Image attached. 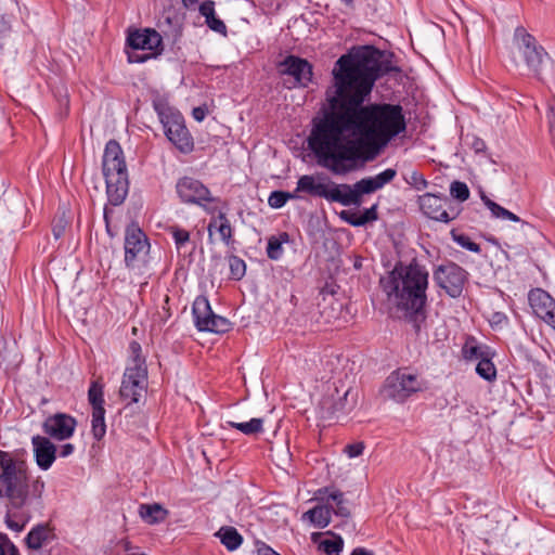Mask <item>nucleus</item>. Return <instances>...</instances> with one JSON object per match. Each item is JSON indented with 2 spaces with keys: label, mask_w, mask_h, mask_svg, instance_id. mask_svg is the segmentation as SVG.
<instances>
[{
  "label": "nucleus",
  "mask_w": 555,
  "mask_h": 555,
  "mask_svg": "<svg viewBox=\"0 0 555 555\" xmlns=\"http://www.w3.org/2000/svg\"><path fill=\"white\" fill-rule=\"evenodd\" d=\"M328 111L312 120L308 146L318 163L334 175H346L358 162L373 160L387 144L405 132L400 104L364 105L371 93L357 90L326 91Z\"/></svg>",
  "instance_id": "obj_1"
},
{
  "label": "nucleus",
  "mask_w": 555,
  "mask_h": 555,
  "mask_svg": "<svg viewBox=\"0 0 555 555\" xmlns=\"http://www.w3.org/2000/svg\"><path fill=\"white\" fill-rule=\"evenodd\" d=\"M395 57L393 52L370 44L351 48L335 62L332 72L334 90L371 93L379 78L390 73H401V68L393 64Z\"/></svg>",
  "instance_id": "obj_2"
},
{
  "label": "nucleus",
  "mask_w": 555,
  "mask_h": 555,
  "mask_svg": "<svg viewBox=\"0 0 555 555\" xmlns=\"http://www.w3.org/2000/svg\"><path fill=\"white\" fill-rule=\"evenodd\" d=\"M0 499H7L5 524L15 532L24 530L31 515L28 506V472L25 461L0 450Z\"/></svg>",
  "instance_id": "obj_3"
},
{
  "label": "nucleus",
  "mask_w": 555,
  "mask_h": 555,
  "mask_svg": "<svg viewBox=\"0 0 555 555\" xmlns=\"http://www.w3.org/2000/svg\"><path fill=\"white\" fill-rule=\"evenodd\" d=\"M102 169L108 202L113 206L121 205L129 191L128 171L121 146L114 139L105 145Z\"/></svg>",
  "instance_id": "obj_4"
},
{
  "label": "nucleus",
  "mask_w": 555,
  "mask_h": 555,
  "mask_svg": "<svg viewBox=\"0 0 555 555\" xmlns=\"http://www.w3.org/2000/svg\"><path fill=\"white\" fill-rule=\"evenodd\" d=\"M383 291L396 308L403 312L404 319L412 324L415 333L418 334L426 319V289L418 288V285L415 284V287L398 285V291Z\"/></svg>",
  "instance_id": "obj_5"
},
{
  "label": "nucleus",
  "mask_w": 555,
  "mask_h": 555,
  "mask_svg": "<svg viewBox=\"0 0 555 555\" xmlns=\"http://www.w3.org/2000/svg\"><path fill=\"white\" fill-rule=\"evenodd\" d=\"M427 389V382L408 367H399L391 372L385 380L383 392L398 403L404 402L412 395Z\"/></svg>",
  "instance_id": "obj_6"
},
{
  "label": "nucleus",
  "mask_w": 555,
  "mask_h": 555,
  "mask_svg": "<svg viewBox=\"0 0 555 555\" xmlns=\"http://www.w3.org/2000/svg\"><path fill=\"white\" fill-rule=\"evenodd\" d=\"M379 283L383 289L389 291H398V285L415 287V284L418 288L427 289L428 271L416 258L408 264L399 261L387 276L380 278Z\"/></svg>",
  "instance_id": "obj_7"
},
{
  "label": "nucleus",
  "mask_w": 555,
  "mask_h": 555,
  "mask_svg": "<svg viewBox=\"0 0 555 555\" xmlns=\"http://www.w3.org/2000/svg\"><path fill=\"white\" fill-rule=\"evenodd\" d=\"M127 46L130 48L127 52L129 63H144L162 53L163 38L155 29H137L129 33Z\"/></svg>",
  "instance_id": "obj_8"
},
{
  "label": "nucleus",
  "mask_w": 555,
  "mask_h": 555,
  "mask_svg": "<svg viewBox=\"0 0 555 555\" xmlns=\"http://www.w3.org/2000/svg\"><path fill=\"white\" fill-rule=\"evenodd\" d=\"M160 121L167 139L183 154L194 149L193 137L188 130L184 119L179 113H159Z\"/></svg>",
  "instance_id": "obj_9"
},
{
  "label": "nucleus",
  "mask_w": 555,
  "mask_h": 555,
  "mask_svg": "<svg viewBox=\"0 0 555 555\" xmlns=\"http://www.w3.org/2000/svg\"><path fill=\"white\" fill-rule=\"evenodd\" d=\"M467 271L455 262L438 266L434 271V281L451 298H459L467 282Z\"/></svg>",
  "instance_id": "obj_10"
},
{
  "label": "nucleus",
  "mask_w": 555,
  "mask_h": 555,
  "mask_svg": "<svg viewBox=\"0 0 555 555\" xmlns=\"http://www.w3.org/2000/svg\"><path fill=\"white\" fill-rule=\"evenodd\" d=\"M515 39L518 43V50L521 53L528 69L539 77L542 69L544 59L547 52L540 46L537 39L522 27H517L515 30Z\"/></svg>",
  "instance_id": "obj_11"
},
{
  "label": "nucleus",
  "mask_w": 555,
  "mask_h": 555,
  "mask_svg": "<svg viewBox=\"0 0 555 555\" xmlns=\"http://www.w3.org/2000/svg\"><path fill=\"white\" fill-rule=\"evenodd\" d=\"M125 264L128 269L134 267L135 261L146 256L151 244L145 232L137 222H131L125 230Z\"/></svg>",
  "instance_id": "obj_12"
},
{
  "label": "nucleus",
  "mask_w": 555,
  "mask_h": 555,
  "mask_svg": "<svg viewBox=\"0 0 555 555\" xmlns=\"http://www.w3.org/2000/svg\"><path fill=\"white\" fill-rule=\"evenodd\" d=\"M318 179L322 181L327 180V183L321 181L317 182L315 177L312 175H304L299 177L297 181L296 192H302L311 196L325 198L328 202L339 203V184H336L335 182L331 181L324 175L318 176Z\"/></svg>",
  "instance_id": "obj_13"
},
{
  "label": "nucleus",
  "mask_w": 555,
  "mask_h": 555,
  "mask_svg": "<svg viewBox=\"0 0 555 555\" xmlns=\"http://www.w3.org/2000/svg\"><path fill=\"white\" fill-rule=\"evenodd\" d=\"M279 73L282 76H291L294 78V87L306 88L312 81L313 66L300 56L287 55L278 64Z\"/></svg>",
  "instance_id": "obj_14"
},
{
  "label": "nucleus",
  "mask_w": 555,
  "mask_h": 555,
  "mask_svg": "<svg viewBox=\"0 0 555 555\" xmlns=\"http://www.w3.org/2000/svg\"><path fill=\"white\" fill-rule=\"evenodd\" d=\"M147 386V371L142 369H126L119 396L122 400H128V403H138L145 392Z\"/></svg>",
  "instance_id": "obj_15"
},
{
  "label": "nucleus",
  "mask_w": 555,
  "mask_h": 555,
  "mask_svg": "<svg viewBox=\"0 0 555 555\" xmlns=\"http://www.w3.org/2000/svg\"><path fill=\"white\" fill-rule=\"evenodd\" d=\"M442 201H448V198L433 193H425L418 196L417 202L422 212L426 217L436 221L449 223L460 215V209L454 206H450L449 209H443Z\"/></svg>",
  "instance_id": "obj_16"
},
{
  "label": "nucleus",
  "mask_w": 555,
  "mask_h": 555,
  "mask_svg": "<svg viewBox=\"0 0 555 555\" xmlns=\"http://www.w3.org/2000/svg\"><path fill=\"white\" fill-rule=\"evenodd\" d=\"M180 199L186 204H196L205 207L204 202H215L216 198L210 195V191L199 180L183 177L178 180L176 185Z\"/></svg>",
  "instance_id": "obj_17"
},
{
  "label": "nucleus",
  "mask_w": 555,
  "mask_h": 555,
  "mask_svg": "<svg viewBox=\"0 0 555 555\" xmlns=\"http://www.w3.org/2000/svg\"><path fill=\"white\" fill-rule=\"evenodd\" d=\"M76 426L77 421L74 416L66 413H55L44 420L42 430L49 437L62 441L73 436Z\"/></svg>",
  "instance_id": "obj_18"
},
{
  "label": "nucleus",
  "mask_w": 555,
  "mask_h": 555,
  "mask_svg": "<svg viewBox=\"0 0 555 555\" xmlns=\"http://www.w3.org/2000/svg\"><path fill=\"white\" fill-rule=\"evenodd\" d=\"M377 190L379 189L373 177L363 178L356 182L353 186L346 183L339 184V204L344 206H359L361 204L362 195L374 193Z\"/></svg>",
  "instance_id": "obj_19"
},
{
  "label": "nucleus",
  "mask_w": 555,
  "mask_h": 555,
  "mask_svg": "<svg viewBox=\"0 0 555 555\" xmlns=\"http://www.w3.org/2000/svg\"><path fill=\"white\" fill-rule=\"evenodd\" d=\"M34 455L38 467L48 470L56 459V447L48 437L40 435L31 438Z\"/></svg>",
  "instance_id": "obj_20"
},
{
  "label": "nucleus",
  "mask_w": 555,
  "mask_h": 555,
  "mask_svg": "<svg viewBox=\"0 0 555 555\" xmlns=\"http://www.w3.org/2000/svg\"><path fill=\"white\" fill-rule=\"evenodd\" d=\"M528 299L534 313L546 322L555 309V301L550 294L541 288H535L529 292Z\"/></svg>",
  "instance_id": "obj_21"
},
{
  "label": "nucleus",
  "mask_w": 555,
  "mask_h": 555,
  "mask_svg": "<svg viewBox=\"0 0 555 555\" xmlns=\"http://www.w3.org/2000/svg\"><path fill=\"white\" fill-rule=\"evenodd\" d=\"M192 314L196 328L202 332L203 328H208V321L210 315L214 314L210 302L205 296H197L192 306Z\"/></svg>",
  "instance_id": "obj_22"
},
{
  "label": "nucleus",
  "mask_w": 555,
  "mask_h": 555,
  "mask_svg": "<svg viewBox=\"0 0 555 555\" xmlns=\"http://www.w3.org/2000/svg\"><path fill=\"white\" fill-rule=\"evenodd\" d=\"M54 539L52 529L48 524H38L28 532L25 543L30 550H39Z\"/></svg>",
  "instance_id": "obj_23"
},
{
  "label": "nucleus",
  "mask_w": 555,
  "mask_h": 555,
  "mask_svg": "<svg viewBox=\"0 0 555 555\" xmlns=\"http://www.w3.org/2000/svg\"><path fill=\"white\" fill-rule=\"evenodd\" d=\"M140 517L149 525H155L164 521L168 515V511L160 504H141L139 506Z\"/></svg>",
  "instance_id": "obj_24"
},
{
  "label": "nucleus",
  "mask_w": 555,
  "mask_h": 555,
  "mask_svg": "<svg viewBox=\"0 0 555 555\" xmlns=\"http://www.w3.org/2000/svg\"><path fill=\"white\" fill-rule=\"evenodd\" d=\"M331 512L332 507L325 505H318L307 511L304 514L302 518L308 519L317 528L323 529L327 527L331 522Z\"/></svg>",
  "instance_id": "obj_25"
},
{
  "label": "nucleus",
  "mask_w": 555,
  "mask_h": 555,
  "mask_svg": "<svg viewBox=\"0 0 555 555\" xmlns=\"http://www.w3.org/2000/svg\"><path fill=\"white\" fill-rule=\"evenodd\" d=\"M216 537H218L225 548L231 552L237 550L243 543L241 533L231 526L221 527L217 531Z\"/></svg>",
  "instance_id": "obj_26"
},
{
  "label": "nucleus",
  "mask_w": 555,
  "mask_h": 555,
  "mask_svg": "<svg viewBox=\"0 0 555 555\" xmlns=\"http://www.w3.org/2000/svg\"><path fill=\"white\" fill-rule=\"evenodd\" d=\"M289 242V234L281 232L279 235H272L268 238L267 256L271 260H279L283 255V244Z\"/></svg>",
  "instance_id": "obj_27"
},
{
  "label": "nucleus",
  "mask_w": 555,
  "mask_h": 555,
  "mask_svg": "<svg viewBox=\"0 0 555 555\" xmlns=\"http://www.w3.org/2000/svg\"><path fill=\"white\" fill-rule=\"evenodd\" d=\"M227 426L235 428L247 436L257 435L263 431V420L260 417H254L248 422H233L227 421Z\"/></svg>",
  "instance_id": "obj_28"
},
{
  "label": "nucleus",
  "mask_w": 555,
  "mask_h": 555,
  "mask_svg": "<svg viewBox=\"0 0 555 555\" xmlns=\"http://www.w3.org/2000/svg\"><path fill=\"white\" fill-rule=\"evenodd\" d=\"M492 351H486V354L476 365V373L485 380L492 382L496 378V369L492 362Z\"/></svg>",
  "instance_id": "obj_29"
},
{
  "label": "nucleus",
  "mask_w": 555,
  "mask_h": 555,
  "mask_svg": "<svg viewBox=\"0 0 555 555\" xmlns=\"http://www.w3.org/2000/svg\"><path fill=\"white\" fill-rule=\"evenodd\" d=\"M326 534L331 535V538L322 540L319 548L326 555H339L344 548L343 538L332 531H327Z\"/></svg>",
  "instance_id": "obj_30"
},
{
  "label": "nucleus",
  "mask_w": 555,
  "mask_h": 555,
  "mask_svg": "<svg viewBox=\"0 0 555 555\" xmlns=\"http://www.w3.org/2000/svg\"><path fill=\"white\" fill-rule=\"evenodd\" d=\"M486 351H491L488 346H479L476 344L475 338L470 337L466 340L462 348L463 357L466 360H480L486 354Z\"/></svg>",
  "instance_id": "obj_31"
},
{
  "label": "nucleus",
  "mask_w": 555,
  "mask_h": 555,
  "mask_svg": "<svg viewBox=\"0 0 555 555\" xmlns=\"http://www.w3.org/2000/svg\"><path fill=\"white\" fill-rule=\"evenodd\" d=\"M92 435L95 440H101L106 434L105 409L92 410Z\"/></svg>",
  "instance_id": "obj_32"
},
{
  "label": "nucleus",
  "mask_w": 555,
  "mask_h": 555,
  "mask_svg": "<svg viewBox=\"0 0 555 555\" xmlns=\"http://www.w3.org/2000/svg\"><path fill=\"white\" fill-rule=\"evenodd\" d=\"M207 327L203 328L202 332L223 334L231 330L232 324L227 318L214 313L210 315Z\"/></svg>",
  "instance_id": "obj_33"
},
{
  "label": "nucleus",
  "mask_w": 555,
  "mask_h": 555,
  "mask_svg": "<svg viewBox=\"0 0 555 555\" xmlns=\"http://www.w3.org/2000/svg\"><path fill=\"white\" fill-rule=\"evenodd\" d=\"M129 352L132 365L126 369H142L143 371H147L145 358L142 356V347L137 340L130 341Z\"/></svg>",
  "instance_id": "obj_34"
},
{
  "label": "nucleus",
  "mask_w": 555,
  "mask_h": 555,
  "mask_svg": "<svg viewBox=\"0 0 555 555\" xmlns=\"http://www.w3.org/2000/svg\"><path fill=\"white\" fill-rule=\"evenodd\" d=\"M88 400L92 405V410L95 408L104 409V393L103 386L98 382H93L88 390Z\"/></svg>",
  "instance_id": "obj_35"
},
{
  "label": "nucleus",
  "mask_w": 555,
  "mask_h": 555,
  "mask_svg": "<svg viewBox=\"0 0 555 555\" xmlns=\"http://www.w3.org/2000/svg\"><path fill=\"white\" fill-rule=\"evenodd\" d=\"M229 267L232 280L240 281L244 278L246 273V263L242 258L235 255L230 256Z\"/></svg>",
  "instance_id": "obj_36"
},
{
  "label": "nucleus",
  "mask_w": 555,
  "mask_h": 555,
  "mask_svg": "<svg viewBox=\"0 0 555 555\" xmlns=\"http://www.w3.org/2000/svg\"><path fill=\"white\" fill-rule=\"evenodd\" d=\"M451 235L454 242H456L462 248H465L473 253H480V245L473 242L470 237L463 233H457L455 230L451 231Z\"/></svg>",
  "instance_id": "obj_37"
},
{
  "label": "nucleus",
  "mask_w": 555,
  "mask_h": 555,
  "mask_svg": "<svg viewBox=\"0 0 555 555\" xmlns=\"http://www.w3.org/2000/svg\"><path fill=\"white\" fill-rule=\"evenodd\" d=\"M43 490L44 481L40 478H37L31 483L28 482V505H30L34 501L40 505Z\"/></svg>",
  "instance_id": "obj_38"
},
{
  "label": "nucleus",
  "mask_w": 555,
  "mask_h": 555,
  "mask_svg": "<svg viewBox=\"0 0 555 555\" xmlns=\"http://www.w3.org/2000/svg\"><path fill=\"white\" fill-rule=\"evenodd\" d=\"M450 194L454 199L465 202L469 198L470 192L465 182L455 180L450 185Z\"/></svg>",
  "instance_id": "obj_39"
},
{
  "label": "nucleus",
  "mask_w": 555,
  "mask_h": 555,
  "mask_svg": "<svg viewBox=\"0 0 555 555\" xmlns=\"http://www.w3.org/2000/svg\"><path fill=\"white\" fill-rule=\"evenodd\" d=\"M169 232L171 233L172 238H173L175 244L178 249L183 247L190 241L189 231L181 229L177 225L170 227Z\"/></svg>",
  "instance_id": "obj_40"
},
{
  "label": "nucleus",
  "mask_w": 555,
  "mask_h": 555,
  "mask_svg": "<svg viewBox=\"0 0 555 555\" xmlns=\"http://www.w3.org/2000/svg\"><path fill=\"white\" fill-rule=\"evenodd\" d=\"M289 192L286 191H273L271 192L268 204L274 209L282 208L288 201Z\"/></svg>",
  "instance_id": "obj_41"
},
{
  "label": "nucleus",
  "mask_w": 555,
  "mask_h": 555,
  "mask_svg": "<svg viewBox=\"0 0 555 555\" xmlns=\"http://www.w3.org/2000/svg\"><path fill=\"white\" fill-rule=\"evenodd\" d=\"M348 395H349V391H346L341 397H339L337 399V401H335L331 404L328 410L332 415L345 414L351 409V406H347L348 405V399H347Z\"/></svg>",
  "instance_id": "obj_42"
},
{
  "label": "nucleus",
  "mask_w": 555,
  "mask_h": 555,
  "mask_svg": "<svg viewBox=\"0 0 555 555\" xmlns=\"http://www.w3.org/2000/svg\"><path fill=\"white\" fill-rule=\"evenodd\" d=\"M217 231L219 232L221 241L227 245L231 246L234 244V237H233V228L231 227V223H220L217 228Z\"/></svg>",
  "instance_id": "obj_43"
},
{
  "label": "nucleus",
  "mask_w": 555,
  "mask_h": 555,
  "mask_svg": "<svg viewBox=\"0 0 555 555\" xmlns=\"http://www.w3.org/2000/svg\"><path fill=\"white\" fill-rule=\"evenodd\" d=\"M339 218L352 227H363L361 221V214H358L357 211L341 210L339 212Z\"/></svg>",
  "instance_id": "obj_44"
},
{
  "label": "nucleus",
  "mask_w": 555,
  "mask_h": 555,
  "mask_svg": "<svg viewBox=\"0 0 555 555\" xmlns=\"http://www.w3.org/2000/svg\"><path fill=\"white\" fill-rule=\"evenodd\" d=\"M205 23L212 31L227 36V26L222 20L216 16V13L209 18L205 20Z\"/></svg>",
  "instance_id": "obj_45"
},
{
  "label": "nucleus",
  "mask_w": 555,
  "mask_h": 555,
  "mask_svg": "<svg viewBox=\"0 0 555 555\" xmlns=\"http://www.w3.org/2000/svg\"><path fill=\"white\" fill-rule=\"evenodd\" d=\"M397 176L396 169L387 168L386 170L379 172L374 178L378 189H382L385 184L391 182Z\"/></svg>",
  "instance_id": "obj_46"
},
{
  "label": "nucleus",
  "mask_w": 555,
  "mask_h": 555,
  "mask_svg": "<svg viewBox=\"0 0 555 555\" xmlns=\"http://www.w3.org/2000/svg\"><path fill=\"white\" fill-rule=\"evenodd\" d=\"M406 182L417 191H422L428 185L425 177L418 171H413Z\"/></svg>",
  "instance_id": "obj_47"
},
{
  "label": "nucleus",
  "mask_w": 555,
  "mask_h": 555,
  "mask_svg": "<svg viewBox=\"0 0 555 555\" xmlns=\"http://www.w3.org/2000/svg\"><path fill=\"white\" fill-rule=\"evenodd\" d=\"M67 224L68 221L65 219L64 215L53 220L52 233L55 240H59L64 235Z\"/></svg>",
  "instance_id": "obj_48"
},
{
  "label": "nucleus",
  "mask_w": 555,
  "mask_h": 555,
  "mask_svg": "<svg viewBox=\"0 0 555 555\" xmlns=\"http://www.w3.org/2000/svg\"><path fill=\"white\" fill-rule=\"evenodd\" d=\"M318 494H327L328 499L333 500L336 503V505L346 503L344 493L338 490H331L330 488L324 487L318 490Z\"/></svg>",
  "instance_id": "obj_49"
},
{
  "label": "nucleus",
  "mask_w": 555,
  "mask_h": 555,
  "mask_svg": "<svg viewBox=\"0 0 555 555\" xmlns=\"http://www.w3.org/2000/svg\"><path fill=\"white\" fill-rule=\"evenodd\" d=\"M378 219L377 214V204H374L370 208H365L364 211L361 214V221L362 225L364 227L369 222L376 221Z\"/></svg>",
  "instance_id": "obj_50"
},
{
  "label": "nucleus",
  "mask_w": 555,
  "mask_h": 555,
  "mask_svg": "<svg viewBox=\"0 0 555 555\" xmlns=\"http://www.w3.org/2000/svg\"><path fill=\"white\" fill-rule=\"evenodd\" d=\"M547 119L552 142L555 145V100L548 104Z\"/></svg>",
  "instance_id": "obj_51"
},
{
  "label": "nucleus",
  "mask_w": 555,
  "mask_h": 555,
  "mask_svg": "<svg viewBox=\"0 0 555 555\" xmlns=\"http://www.w3.org/2000/svg\"><path fill=\"white\" fill-rule=\"evenodd\" d=\"M364 443L362 441L347 444L345 447V453L350 457H357L363 453Z\"/></svg>",
  "instance_id": "obj_52"
},
{
  "label": "nucleus",
  "mask_w": 555,
  "mask_h": 555,
  "mask_svg": "<svg viewBox=\"0 0 555 555\" xmlns=\"http://www.w3.org/2000/svg\"><path fill=\"white\" fill-rule=\"evenodd\" d=\"M198 11L199 14L205 17V20L209 18L216 13L215 2L212 0H205L199 4Z\"/></svg>",
  "instance_id": "obj_53"
},
{
  "label": "nucleus",
  "mask_w": 555,
  "mask_h": 555,
  "mask_svg": "<svg viewBox=\"0 0 555 555\" xmlns=\"http://www.w3.org/2000/svg\"><path fill=\"white\" fill-rule=\"evenodd\" d=\"M11 24L2 16L0 18V48L3 47L5 39L10 36Z\"/></svg>",
  "instance_id": "obj_54"
},
{
  "label": "nucleus",
  "mask_w": 555,
  "mask_h": 555,
  "mask_svg": "<svg viewBox=\"0 0 555 555\" xmlns=\"http://www.w3.org/2000/svg\"><path fill=\"white\" fill-rule=\"evenodd\" d=\"M257 545L258 555H281L263 542H259Z\"/></svg>",
  "instance_id": "obj_55"
},
{
  "label": "nucleus",
  "mask_w": 555,
  "mask_h": 555,
  "mask_svg": "<svg viewBox=\"0 0 555 555\" xmlns=\"http://www.w3.org/2000/svg\"><path fill=\"white\" fill-rule=\"evenodd\" d=\"M121 547H122L124 552L126 553V555H145L140 552L139 547L132 546L130 544V542H128V541H124L121 544Z\"/></svg>",
  "instance_id": "obj_56"
},
{
  "label": "nucleus",
  "mask_w": 555,
  "mask_h": 555,
  "mask_svg": "<svg viewBox=\"0 0 555 555\" xmlns=\"http://www.w3.org/2000/svg\"><path fill=\"white\" fill-rule=\"evenodd\" d=\"M470 145L476 154L483 153L487 147L486 142L479 138H474Z\"/></svg>",
  "instance_id": "obj_57"
},
{
  "label": "nucleus",
  "mask_w": 555,
  "mask_h": 555,
  "mask_svg": "<svg viewBox=\"0 0 555 555\" xmlns=\"http://www.w3.org/2000/svg\"><path fill=\"white\" fill-rule=\"evenodd\" d=\"M332 511L335 513V515L340 516L343 518L350 517V511L346 506V503L336 505V508L335 509L332 508Z\"/></svg>",
  "instance_id": "obj_58"
},
{
  "label": "nucleus",
  "mask_w": 555,
  "mask_h": 555,
  "mask_svg": "<svg viewBox=\"0 0 555 555\" xmlns=\"http://www.w3.org/2000/svg\"><path fill=\"white\" fill-rule=\"evenodd\" d=\"M206 114H207L206 107H202V106L194 107L193 112H192L194 119L197 121L204 120L206 117Z\"/></svg>",
  "instance_id": "obj_59"
},
{
  "label": "nucleus",
  "mask_w": 555,
  "mask_h": 555,
  "mask_svg": "<svg viewBox=\"0 0 555 555\" xmlns=\"http://www.w3.org/2000/svg\"><path fill=\"white\" fill-rule=\"evenodd\" d=\"M75 451V447L74 444L72 443H65L63 446H61V449H60V456L61 457H67L69 456L70 454H73Z\"/></svg>",
  "instance_id": "obj_60"
},
{
  "label": "nucleus",
  "mask_w": 555,
  "mask_h": 555,
  "mask_svg": "<svg viewBox=\"0 0 555 555\" xmlns=\"http://www.w3.org/2000/svg\"><path fill=\"white\" fill-rule=\"evenodd\" d=\"M492 206L494 208V211L491 212L492 216L495 218L504 219L508 210L499 204Z\"/></svg>",
  "instance_id": "obj_61"
},
{
  "label": "nucleus",
  "mask_w": 555,
  "mask_h": 555,
  "mask_svg": "<svg viewBox=\"0 0 555 555\" xmlns=\"http://www.w3.org/2000/svg\"><path fill=\"white\" fill-rule=\"evenodd\" d=\"M504 321H507V318H506V315L504 313H502V312H494L492 314V318H491V323L492 324H496L498 325V324H501Z\"/></svg>",
  "instance_id": "obj_62"
},
{
  "label": "nucleus",
  "mask_w": 555,
  "mask_h": 555,
  "mask_svg": "<svg viewBox=\"0 0 555 555\" xmlns=\"http://www.w3.org/2000/svg\"><path fill=\"white\" fill-rule=\"evenodd\" d=\"M7 543H9L8 537L0 533V555H5Z\"/></svg>",
  "instance_id": "obj_63"
},
{
  "label": "nucleus",
  "mask_w": 555,
  "mask_h": 555,
  "mask_svg": "<svg viewBox=\"0 0 555 555\" xmlns=\"http://www.w3.org/2000/svg\"><path fill=\"white\" fill-rule=\"evenodd\" d=\"M350 555H374V553L364 547H356Z\"/></svg>",
  "instance_id": "obj_64"
}]
</instances>
